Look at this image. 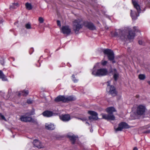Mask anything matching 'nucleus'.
<instances>
[{"instance_id":"33","label":"nucleus","mask_w":150,"mask_h":150,"mask_svg":"<svg viewBox=\"0 0 150 150\" xmlns=\"http://www.w3.org/2000/svg\"><path fill=\"white\" fill-rule=\"evenodd\" d=\"M107 63V61L102 60L101 62V64L103 66L105 65Z\"/></svg>"},{"instance_id":"20","label":"nucleus","mask_w":150,"mask_h":150,"mask_svg":"<svg viewBox=\"0 0 150 150\" xmlns=\"http://www.w3.org/2000/svg\"><path fill=\"white\" fill-rule=\"evenodd\" d=\"M29 92L28 90H23L20 92L18 93V96H26L28 94Z\"/></svg>"},{"instance_id":"46","label":"nucleus","mask_w":150,"mask_h":150,"mask_svg":"<svg viewBox=\"0 0 150 150\" xmlns=\"http://www.w3.org/2000/svg\"><path fill=\"white\" fill-rule=\"evenodd\" d=\"M90 131L91 132H93V130H92L91 129H90Z\"/></svg>"},{"instance_id":"4","label":"nucleus","mask_w":150,"mask_h":150,"mask_svg":"<svg viewBox=\"0 0 150 150\" xmlns=\"http://www.w3.org/2000/svg\"><path fill=\"white\" fill-rule=\"evenodd\" d=\"M108 71L105 69H100L95 70L94 69L93 70L92 74L95 76H102L107 74Z\"/></svg>"},{"instance_id":"44","label":"nucleus","mask_w":150,"mask_h":150,"mask_svg":"<svg viewBox=\"0 0 150 150\" xmlns=\"http://www.w3.org/2000/svg\"><path fill=\"white\" fill-rule=\"evenodd\" d=\"M147 83H148L150 85V81H148L147 82Z\"/></svg>"},{"instance_id":"19","label":"nucleus","mask_w":150,"mask_h":150,"mask_svg":"<svg viewBox=\"0 0 150 150\" xmlns=\"http://www.w3.org/2000/svg\"><path fill=\"white\" fill-rule=\"evenodd\" d=\"M52 112L47 111L43 112L42 115L43 116L47 117H50L52 115Z\"/></svg>"},{"instance_id":"38","label":"nucleus","mask_w":150,"mask_h":150,"mask_svg":"<svg viewBox=\"0 0 150 150\" xmlns=\"http://www.w3.org/2000/svg\"><path fill=\"white\" fill-rule=\"evenodd\" d=\"M139 43L140 45H142L143 44V42L141 40H139L138 42Z\"/></svg>"},{"instance_id":"18","label":"nucleus","mask_w":150,"mask_h":150,"mask_svg":"<svg viewBox=\"0 0 150 150\" xmlns=\"http://www.w3.org/2000/svg\"><path fill=\"white\" fill-rule=\"evenodd\" d=\"M45 127L46 129L49 130H52L55 128L54 125L52 124H45Z\"/></svg>"},{"instance_id":"9","label":"nucleus","mask_w":150,"mask_h":150,"mask_svg":"<svg viewBox=\"0 0 150 150\" xmlns=\"http://www.w3.org/2000/svg\"><path fill=\"white\" fill-rule=\"evenodd\" d=\"M62 32L64 34L69 35L70 34L71 31L69 26L66 25L62 27L61 29Z\"/></svg>"},{"instance_id":"48","label":"nucleus","mask_w":150,"mask_h":150,"mask_svg":"<svg viewBox=\"0 0 150 150\" xmlns=\"http://www.w3.org/2000/svg\"><path fill=\"white\" fill-rule=\"evenodd\" d=\"M113 63L115 62H114V61H113Z\"/></svg>"},{"instance_id":"45","label":"nucleus","mask_w":150,"mask_h":150,"mask_svg":"<svg viewBox=\"0 0 150 150\" xmlns=\"http://www.w3.org/2000/svg\"><path fill=\"white\" fill-rule=\"evenodd\" d=\"M86 123L88 124V125H89V123H88L87 122H86Z\"/></svg>"},{"instance_id":"15","label":"nucleus","mask_w":150,"mask_h":150,"mask_svg":"<svg viewBox=\"0 0 150 150\" xmlns=\"http://www.w3.org/2000/svg\"><path fill=\"white\" fill-rule=\"evenodd\" d=\"M112 74L113 75V77L115 81H116L119 76V74L117 72L116 69H113L112 71Z\"/></svg>"},{"instance_id":"35","label":"nucleus","mask_w":150,"mask_h":150,"mask_svg":"<svg viewBox=\"0 0 150 150\" xmlns=\"http://www.w3.org/2000/svg\"><path fill=\"white\" fill-rule=\"evenodd\" d=\"M0 116L2 119L5 120H6L4 116V115H2L1 114H0Z\"/></svg>"},{"instance_id":"12","label":"nucleus","mask_w":150,"mask_h":150,"mask_svg":"<svg viewBox=\"0 0 150 150\" xmlns=\"http://www.w3.org/2000/svg\"><path fill=\"white\" fill-rule=\"evenodd\" d=\"M60 119L63 121L67 122L70 119V116L69 114L62 115L59 116Z\"/></svg>"},{"instance_id":"16","label":"nucleus","mask_w":150,"mask_h":150,"mask_svg":"<svg viewBox=\"0 0 150 150\" xmlns=\"http://www.w3.org/2000/svg\"><path fill=\"white\" fill-rule=\"evenodd\" d=\"M72 141V143L74 144L77 138V137L74 135L71 134H68L67 136Z\"/></svg>"},{"instance_id":"25","label":"nucleus","mask_w":150,"mask_h":150,"mask_svg":"<svg viewBox=\"0 0 150 150\" xmlns=\"http://www.w3.org/2000/svg\"><path fill=\"white\" fill-rule=\"evenodd\" d=\"M25 7L26 9L30 10L32 8V6L30 4L28 3H26L25 4Z\"/></svg>"},{"instance_id":"34","label":"nucleus","mask_w":150,"mask_h":150,"mask_svg":"<svg viewBox=\"0 0 150 150\" xmlns=\"http://www.w3.org/2000/svg\"><path fill=\"white\" fill-rule=\"evenodd\" d=\"M133 28L135 32H138L139 31V30L137 27H134Z\"/></svg>"},{"instance_id":"14","label":"nucleus","mask_w":150,"mask_h":150,"mask_svg":"<svg viewBox=\"0 0 150 150\" xmlns=\"http://www.w3.org/2000/svg\"><path fill=\"white\" fill-rule=\"evenodd\" d=\"M65 97L62 96H57L54 99V101L56 102L62 101L63 102H65Z\"/></svg>"},{"instance_id":"8","label":"nucleus","mask_w":150,"mask_h":150,"mask_svg":"<svg viewBox=\"0 0 150 150\" xmlns=\"http://www.w3.org/2000/svg\"><path fill=\"white\" fill-rule=\"evenodd\" d=\"M88 113L91 115L89 117V119L91 121L92 120H96L98 119V114L95 111H89L88 112Z\"/></svg>"},{"instance_id":"13","label":"nucleus","mask_w":150,"mask_h":150,"mask_svg":"<svg viewBox=\"0 0 150 150\" xmlns=\"http://www.w3.org/2000/svg\"><path fill=\"white\" fill-rule=\"evenodd\" d=\"M33 143L35 146L38 148H41L42 147V145L41 142L37 139L34 140Z\"/></svg>"},{"instance_id":"29","label":"nucleus","mask_w":150,"mask_h":150,"mask_svg":"<svg viewBox=\"0 0 150 150\" xmlns=\"http://www.w3.org/2000/svg\"><path fill=\"white\" fill-rule=\"evenodd\" d=\"M102 118L103 119H105V120H108V115H105V114H102Z\"/></svg>"},{"instance_id":"36","label":"nucleus","mask_w":150,"mask_h":150,"mask_svg":"<svg viewBox=\"0 0 150 150\" xmlns=\"http://www.w3.org/2000/svg\"><path fill=\"white\" fill-rule=\"evenodd\" d=\"M78 119H80L81 120H82V121H86V120H87V119H86V118H78Z\"/></svg>"},{"instance_id":"22","label":"nucleus","mask_w":150,"mask_h":150,"mask_svg":"<svg viewBox=\"0 0 150 150\" xmlns=\"http://www.w3.org/2000/svg\"><path fill=\"white\" fill-rule=\"evenodd\" d=\"M106 111L109 114H112L113 112L115 111V110L114 107H109L107 108Z\"/></svg>"},{"instance_id":"11","label":"nucleus","mask_w":150,"mask_h":150,"mask_svg":"<svg viewBox=\"0 0 150 150\" xmlns=\"http://www.w3.org/2000/svg\"><path fill=\"white\" fill-rule=\"evenodd\" d=\"M83 25L85 26L90 30H94L96 29L95 26L93 23L91 22L85 21L84 22Z\"/></svg>"},{"instance_id":"41","label":"nucleus","mask_w":150,"mask_h":150,"mask_svg":"<svg viewBox=\"0 0 150 150\" xmlns=\"http://www.w3.org/2000/svg\"><path fill=\"white\" fill-rule=\"evenodd\" d=\"M133 150H138V149L137 147H135L134 148Z\"/></svg>"},{"instance_id":"5","label":"nucleus","mask_w":150,"mask_h":150,"mask_svg":"<svg viewBox=\"0 0 150 150\" xmlns=\"http://www.w3.org/2000/svg\"><path fill=\"white\" fill-rule=\"evenodd\" d=\"M110 81L108 82V85L106 88V91L112 96H115L117 95V92L116 91L115 87L114 86L110 85Z\"/></svg>"},{"instance_id":"42","label":"nucleus","mask_w":150,"mask_h":150,"mask_svg":"<svg viewBox=\"0 0 150 150\" xmlns=\"http://www.w3.org/2000/svg\"><path fill=\"white\" fill-rule=\"evenodd\" d=\"M12 60H13V61H14L15 60L14 58L13 57H11L10 58Z\"/></svg>"},{"instance_id":"47","label":"nucleus","mask_w":150,"mask_h":150,"mask_svg":"<svg viewBox=\"0 0 150 150\" xmlns=\"http://www.w3.org/2000/svg\"><path fill=\"white\" fill-rule=\"evenodd\" d=\"M31 50H33V49H32V48H31Z\"/></svg>"},{"instance_id":"32","label":"nucleus","mask_w":150,"mask_h":150,"mask_svg":"<svg viewBox=\"0 0 150 150\" xmlns=\"http://www.w3.org/2000/svg\"><path fill=\"white\" fill-rule=\"evenodd\" d=\"M27 103L28 104H32L33 103V100L31 99H28L27 100Z\"/></svg>"},{"instance_id":"24","label":"nucleus","mask_w":150,"mask_h":150,"mask_svg":"<svg viewBox=\"0 0 150 150\" xmlns=\"http://www.w3.org/2000/svg\"><path fill=\"white\" fill-rule=\"evenodd\" d=\"M19 6V5L18 3H12L11 5H10V9L12 10L13 9L16 8L17 7Z\"/></svg>"},{"instance_id":"28","label":"nucleus","mask_w":150,"mask_h":150,"mask_svg":"<svg viewBox=\"0 0 150 150\" xmlns=\"http://www.w3.org/2000/svg\"><path fill=\"white\" fill-rule=\"evenodd\" d=\"M25 27L27 29H30L31 28V24L30 23H28L25 25Z\"/></svg>"},{"instance_id":"1","label":"nucleus","mask_w":150,"mask_h":150,"mask_svg":"<svg viewBox=\"0 0 150 150\" xmlns=\"http://www.w3.org/2000/svg\"><path fill=\"white\" fill-rule=\"evenodd\" d=\"M112 35L113 37H116L121 40H124L127 38L129 39H132L135 36L134 33L131 30H129L128 29H125L122 31L119 30V34L117 32H111Z\"/></svg>"},{"instance_id":"49","label":"nucleus","mask_w":150,"mask_h":150,"mask_svg":"<svg viewBox=\"0 0 150 150\" xmlns=\"http://www.w3.org/2000/svg\"><path fill=\"white\" fill-rule=\"evenodd\" d=\"M150 1V0H149Z\"/></svg>"},{"instance_id":"21","label":"nucleus","mask_w":150,"mask_h":150,"mask_svg":"<svg viewBox=\"0 0 150 150\" xmlns=\"http://www.w3.org/2000/svg\"><path fill=\"white\" fill-rule=\"evenodd\" d=\"M65 102L72 100H76V98L75 97L73 96H70L69 97H65Z\"/></svg>"},{"instance_id":"31","label":"nucleus","mask_w":150,"mask_h":150,"mask_svg":"<svg viewBox=\"0 0 150 150\" xmlns=\"http://www.w3.org/2000/svg\"><path fill=\"white\" fill-rule=\"evenodd\" d=\"M39 21L40 23H42L43 22L44 20L42 17H40L39 18Z\"/></svg>"},{"instance_id":"23","label":"nucleus","mask_w":150,"mask_h":150,"mask_svg":"<svg viewBox=\"0 0 150 150\" xmlns=\"http://www.w3.org/2000/svg\"><path fill=\"white\" fill-rule=\"evenodd\" d=\"M0 78L3 81H6L7 80L6 77L1 70H0Z\"/></svg>"},{"instance_id":"39","label":"nucleus","mask_w":150,"mask_h":150,"mask_svg":"<svg viewBox=\"0 0 150 150\" xmlns=\"http://www.w3.org/2000/svg\"><path fill=\"white\" fill-rule=\"evenodd\" d=\"M1 64L2 65H4V60H3L2 61L1 60Z\"/></svg>"},{"instance_id":"27","label":"nucleus","mask_w":150,"mask_h":150,"mask_svg":"<svg viewBox=\"0 0 150 150\" xmlns=\"http://www.w3.org/2000/svg\"><path fill=\"white\" fill-rule=\"evenodd\" d=\"M145 78L146 76L144 74H140L139 75V78L140 80H144L145 79Z\"/></svg>"},{"instance_id":"40","label":"nucleus","mask_w":150,"mask_h":150,"mask_svg":"<svg viewBox=\"0 0 150 150\" xmlns=\"http://www.w3.org/2000/svg\"><path fill=\"white\" fill-rule=\"evenodd\" d=\"M30 122H36V121L34 120L32 118V120H31Z\"/></svg>"},{"instance_id":"30","label":"nucleus","mask_w":150,"mask_h":150,"mask_svg":"<svg viewBox=\"0 0 150 150\" xmlns=\"http://www.w3.org/2000/svg\"><path fill=\"white\" fill-rule=\"evenodd\" d=\"M72 80L74 83L77 82L78 81V80L77 79H75V77L74 75H73L72 76Z\"/></svg>"},{"instance_id":"3","label":"nucleus","mask_w":150,"mask_h":150,"mask_svg":"<svg viewBox=\"0 0 150 150\" xmlns=\"http://www.w3.org/2000/svg\"><path fill=\"white\" fill-rule=\"evenodd\" d=\"M83 25L81 20L78 19L74 21L72 23V28L76 34L79 33V30L82 28Z\"/></svg>"},{"instance_id":"7","label":"nucleus","mask_w":150,"mask_h":150,"mask_svg":"<svg viewBox=\"0 0 150 150\" xmlns=\"http://www.w3.org/2000/svg\"><path fill=\"white\" fill-rule=\"evenodd\" d=\"M129 126L128 124L124 122H122L119 124L117 128L115 127V129L116 132L121 131L123 129L128 128Z\"/></svg>"},{"instance_id":"37","label":"nucleus","mask_w":150,"mask_h":150,"mask_svg":"<svg viewBox=\"0 0 150 150\" xmlns=\"http://www.w3.org/2000/svg\"><path fill=\"white\" fill-rule=\"evenodd\" d=\"M57 24L59 26H61L60 22L59 21L57 20Z\"/></svg>"},{"instance_id":"2","label":"nucleus","mask_w":150,"mask_h":150,"mask_svg":"<svg viewBox=\"0 0 150 150\" xmlns=\"http://www.w3.org/2000/svg\"><path fill=\"white\" fill-rule=\"evenodd\" d=\"M132 1L134 7L137 9L138 13H137L132 10H131V17L133 20H135L137 19V17L139 16V13L141 12V9L136 0H132Z\"/></svg>"},{"instance_id":"6","label":"nucleus","mask_w":150,"mask_h":150,"mask_svg":"<svg viewBox=\"0 0 150 150\" xmlns=\"http://www.w3.org/2000/svg\"><path fill=\"white\" fill-rule=\"evenodd\" d=\"M105 54L107 55L109 60H112L114 58V54L112 51L108 49H105L103 51Z\"/></svg>"},{"instance_id":"26","label":"nucleus","mask_w":150,"mask_h":150,"mask_svg":"<svg viewBox=\"0 0 150 150\" xmlns=\"http://www.w3.org/2000/svg\"><path fill=\"white\" fill-rule=\"evenodd\" d=\"M108 120H115V117L112 114H108Z\"/></svg>"},{"instance_id":"10","label":"nucleus","mask_w":150,"mask_h":150,"mask_svg":"<svg viewBox=\"0 0 150 150\" xmlns=\"http://www.w3.org/2000/svg\"><path fill=\"white\" fill-rule=\"evenodd\" d=\"M145 110V106L140 105H139L137 108V112L139 115H142L144 114Z\"/></svg>"},{"instance_id":"43","label":"nucleus","mask_w":150,"mask_h":150,"mask_svg":"<svg viewBox=\"0 0 150 150\" xmlns=\"http://www.w3.org/2000/svg\"><path fill=\"white\" fill-rule=\"evenodd\" d=\"M2 19H1V21H0V23H1L3 22Z\"/></svg>"},{"instance_id":"17","label":"nucleus","mask_w":150,"mask_h":150,"mask_svg":"<svg viewBox=\"0 0 150 150\" xmlns=\"http://www.w3.org/2000/svg\"><path fill=\"white\" fill-rule=\"evenodd\" d=\"M20 119L22 121L30 122L32 120V118L31 117L22 116Z\"/></svg>"}]
</instances>
